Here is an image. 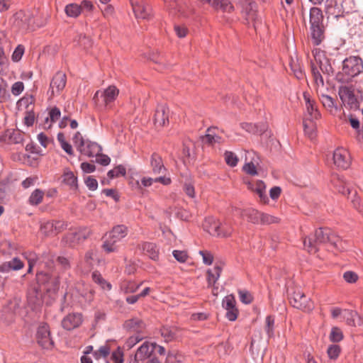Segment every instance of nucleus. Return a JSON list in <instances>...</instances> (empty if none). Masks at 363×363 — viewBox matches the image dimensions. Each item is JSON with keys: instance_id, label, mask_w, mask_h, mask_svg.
<instances>
[{"instance_id": "obj_51", "label": "nucleus", "mask_w": 363, "mask_h": 363, "mask_svg": "<svg viewBox=\"0 0 363 363\" xmlns=\"http://www.w3.org/2000/svg\"><path fill=\"white\" fill-rule=\"evenodd\" d=\"M279 219L267 213H261L259 223L262 225H269L279 223Z\"/></svg>"}, {"instance_id": "obj_9", "label": "nucleus", "mask_w": 363, "mask_h": 363, "mask_svg": "<svg viewBox=\"0 0 363 363\" xmlns=\"http://www.w3.org/2000/svg\"><path fill=\"white\" fill-rule=\"evenodd\" d=\"M35 339L42 349L52 350L54 347V341L50 337V327L48 323H44L38 328Z\"/></svg>"}, {"instance_id": "obj_36", "label": "nucleus", "mask_w": 363, "mask_h": 363, "mask_svg": "<svg viewBox=\"0 0 363 363\" xmlns=\"http://www.w3.org/2000/svg\"><path fill=\"white\" fill-rule=\"evenodd\" d=\"M62 242L69 247H74L81 242L75 231L66 233L62 238Z\"/></svg>"}, {"instance_id": "obj_49", "label": "nucleus", "mask_w": 363, "mask_h": 363, "mask_svg": "<svg viewBox=\"0 0 363 363\" xmlns=\"http://www.w3.org/2000/svg\"><path fill=\"white\" fill-rule=\"evenodd\" d=\"M341 352V347L340 345L333 344L328 347L327 353L330 359H337Z\"/></svg>"}, {"instance_id": "obj_10", "label": "nucleus", "mask_w": 363, "mask_h": 363, "mask_svg": "<svg viewBox=\"0 0 363 363\" xmlns=\"http://www.w3.org/2000/svg\"><path fill=\"white\" fill-rule=\"evenodd\" d=\"M130 4L137 19L149 20L152 16V9L147 0H131Z\"/></svg>"}, {"instance_id": "obj_58", "label": "nucleus", "mask_w": 363, "mask_h": 363, "mask_svg": "<svg viewBox=\"0 0 363 363\" xmlns=\"http://www.w3.org/2000/svg\"><path fill=\"white\" fill-rule=\"evenodd\" d=\"M240 301L245 304H250L253 301V296L246 290H239Z\"/></svg>"}, {"instance_id": "obj_30", "label": "nucleus", "mask_w": 363, "mask_h": 363, "mask_svg": "<svg viewBox=\"0 0 363 363\" xmlns=\"http://www.w3.org/2000/svg\"><path fill=\"white\" fill-rule=\"evenodd\" d=\"M23 262L18 257H14L9 262H5L0 265L1 272H9L11 270L17 271L22 269Z\"/></svg>"}, {"instance_id": "obj_60", "label": "nucleus", "mask_w": 363, "mask_h": 363, "mask_svg": "<svg viewBox=\"0 0 363 363\" xmlns=\"http://www.w3.org/2000/svg\"><path fill=\"white\" fill-rule=\"evenodd\" d=\"M80 242L86 240L92 234V231L87 227L80 228L77 231H75Z\"/></svg>"}, {"instance_id": "obj_13", "label": "nucleus", "mask_w": 363, "mask_h": 363, "mask_svg": "<svg viewBox=\"0 0 363 363\" xmlns=\"http://www.w3.org/2000/svg\"><path fill=\"white\" fill-rule=\"evenodd\" d=\"M14 24L19 28L28 30L33 29V16L30 11H19L14 16Z\"/></svg>"}, {"instance_id": "obj_33", "label": "nucleus", "mask_w": 363, "mask_h": 363, "mask_svg": "<svg viewBox=\"0 0 363 363\" xmlns=\"http://www.w3.org/2000/svg\"><path fill=\"white\" fill-rule=\"evenodd\" d=\"M152 354V350L150 349V343L145 342L140 345L135 353V357H139L140 360L143 361L150 358Z\"/></svg>"}, {"instance_id": "obj_63", "label": "nucleus", "mask_w": 363, "mask_h": 363, "mask_svg": "<svg viewBox=\"0 0 363 363\" xmlns=\"http://www.w3.org/2000/svg\"><path fill=\"white\" fill-rule=\"evenodd\" d=\"M174 257L179 262L184 263L185 262L189 256L186 251L184 250H174L172 252Z\"/></svg>"}, {"instance_id": "obj_23", "label": "nucleus", "mask_w": 363, "mask_h": 363, "mask_svg": "<svg viewBox=\"0 0 363 363\" xmlns=\"http://www.w3.org/2000/svg\"><path fill=\"white\" fill-rule=\"evenodd\" d=\"M27 301L32 308L42 306L43 303L42 289L38 287L30 289L27 294Z\"/></svg>"}, {"instance_id": "obj_12", "label": "nucleus", "mask_w": 363, "mask_h": 363, "mask_svg": "<svg viewBox=\"0 0 363 363\" xmlns=\"http://www.w3.org/2000/svg\"><path fill=\"white\" fill-rule=\"evenodd\" d=\"M324 0H310L314 5L321 4ZM325 13L328 18L333 17L337 19L343 16L344 10L341 4L337 0H325Z\"/></svg>"}, {"instance_id": "obj_56", "label": "nucleus", "mask_w": 363, "mask_h": 363, "mask_svg": "<svg viewBox=\"0 0 363 363\" xmlns=\"http://www.w3.org/2000/svg\"><path fill=\"white\" fill-rule=\"evenodd\" d=\"M61 116V112L60 108L55 106L52 108L49 111V117H47L45 118V122L48 123L49 121H50V123H55L56 122Z\"/></svg>"}, {"instance_id": "obj_55", "label": "nucleus", "mask_w": 363, "mask_h": 363, "mask_svg": "<svg viewBox=\"0 0 363 363\" xmlns=\"http://www.w3.org/2000/svg\"><path fill=\"white\" fill-rule=\"evenodd\" d=\"M110 354V347L108 345L100 347L98 350L93 352V356L96 359H99L101 357L106 358Z\"/></svg>"}, {"instance_id": "obj_52", "label": "nucleus", "mask_w": 363, "mask_h": 363, "mask_svg": "<svg viewBox=\"0 0 363 363\" xmlns=\"http://www.w3.org/2000/svg\"><path fill=\"white\" fill-rule=\"evenodd\" d=\"M116 242L117 241L116 240L111 239L109 236L108 238L104 242L101 247L107 253L113 252L117 249L116 247Z\"/></svg>"}, {"instance_id": "obj_47", "label": "nucleus", "mask_w": 363, "mask_h": 363, "mask_svg": "<svg viewBox=\"0 0 363 363\" xmlns=\"http://www.w3.org/2000/svg\"><path fill=\"white\" fill-rule=\"evenodd\" d=\"M274 317L273 315H267L266 317V325L264 327L265 332L269 338L273 337L274 335Z\"/></svg>"}, {"instance_id": "obj_25", "label": "nucleus", "mask_w": 363, "mask_h": 363, "mask_svg": "<svg viewBox=\"0 0 363 363\" xmlns=\"http://www.w3.org/2000/svg\"><path fill=\"white\" fill-rule=\"evenodd\" d=\"M219 131L217 127L208 128L206 130V134L202 138L203 142L210 145H213L216 143H223L224 139L219 135Z\"/></svg>"}, {"instance_id": "obj_44", "label": "nucleus", "mask_w": 363, "mask_h": 363, "mask_svg": "<svg viewBox=\"0 0 363 363\" xmlns=\"http://www.w3.org/2000/svg\"><path fill=\"white\" fill-rule=\"evenodd\" d=\"M150 60L158 65V67H157V69L160 71H162L167 67V65L165 64V58L164 56L160 55L158 53H152L150 57Z\"/></svg>"}, {"instance_id": "obj_31", "label": "nucleus", "mask_w": 363, "mask_h": 363, "mask_svg": "<svg viewBox=\"0 0 363 363\" xmlns=\"http://www.w3.org/2000/svg\"><path fill=\"white\" fill-rule=\"evenodd\" d=\"M247 185V189L255 193H256L260 201L267 203L268 201V197L266 194L265 189L266 186L264 183H246Z\"/></svg>"}, {"instance_id": "obj_2", "label": "nucleus", "mask_w": 363, "mask_h": 363, "mask_svg": "<svg viewBox=\"0 0 363 363\" xmlns=\"http://www.w3.org/2000/svg\"><path fill=\"white\" fill-rule=\"evenodd\" d=\"M363 72V60L358 56H350L342 62V72L338 73L337 79L342 82H350Z\"/></svg>"}, {"instance_id": "obj_42", "label": "nucleus", "mask_w": 363, "mask_h": 363, "mask_svg": "<svg viewBox=\"0 0 363 363\" xmlns=\"http://www.w3.org/2000/svg\"><path fill=\"white\" fill-rule=\"evenodd\" d=\"M212 5L216 9H220L229 13L233 10V6L228 0H213Z\"/></svg>"}, {"instance_id": "obj_35", "label": "nucleus", "mask_w": 363, "mask_h": 363, "mask_svg": "<svg viewBox=\"0 0 363 363\" xmlns=\"http://www.w3.org/2000/svg\"><path fill=\"white\" fill-rule=\"evenodd\" d=\"M244 218L246 217L247 221L252 223L253 224L259 223L260 213L261 212L258 211L255 208H246L245 209Z\"/></svg>"}, {"instance_id": "obj_48", "label": "nucleus", "mask_w": 363, "mask_h": 363, "mask_svg": "<svg viewBox=\"0 0 363 363\" xmlns=\"http://www.w3.org/2000/svg\"><path fill=\"white\" fill-rule=\"evenodd\" d=\"M44 192L38 189H35L30 195L29 198V202L32 205L40 204L43 198Z\"/></svg>"}, {"instance_id": "obj_17", "label": "nucleus", "mask_w": 363, "mask_h": 363, "mask_svg": "<svg viewBox=\"0 0 363 363\" xmlns=\"http://www.w3.org/2000/svg\"><path fill=\"white\" fill-rule=\"evenodd\" d=\"M67 77L65 74L62 72H57L52 77L50 84L48 93H50V97L54 96L55 94H59L65 87Z\"/></svg>"}, {"instance_id": "obj_11", "label": "nucleus", "mask_w": 363, "mask_h": 363, "mask_svg": "<svg viewBox=\"0 0 363 363\" xmlns=\"http://www.w3.org/2000/svg\"><path fill=\"white\" fill-rule=\"evenodd\" d=\"M333 160L335 166L339 169H347L352 163L350 152L343 147H338L334 151Z\"/></svg>"}, {"instance_id": "obj_4", "label": "nucleus", "mask_w": 363, "mask_h": 363, "mask_svg": "<svg viewBox=\"0 0 363 363\" xmlns=\"http://www.w3.org/2000/svg\"><path fill=\"white\" fill-rule=\"evenodd\" d=\"M323 21L322 10L318 7H312L310 9V30L313 43L315 45H320L325 38Z\"/></svg>"}, {"instance_id": "obj_24", "label": "nucleus", "mask_w": 363, "mask_h": 363, "mask_svg": "<svg viewBox=\"0 0 363 363\" xmlns=\"http://www.w3.org/2000/svg\"><path fill=\"white\" fill-rule=\"evenodd\" d=\"M138 248L143 254L147 255L153 261L159 260L160 250L157 245L150 242H143L138 245Z\"/></svg>"}, {"instance_id": "obj_8", "label": "nucleus", "mask_w": 363, "mask_h": 363, "mask_svg": "<svg viewBox=\"0 0 363 363\" xmlns=\"http://www.w3.org/2000/svg\"><path fill=\"white\" fill-rule=\"evenodd\" d=\"M289 303L294 307L306 313H310L314 309L312 300L301 291H295L289 296Z\"/></svg>"}, {"instance_id": "obj_64", "label": "nucleus", "mask_w": 363, "mask_h": 363, "mask_svg": "<svg viewBox=\"0 0 363 363\" xmlns=\"http://www.w3.org/2000/svg\"><path fill=\"white\" fill-rule=\"evenodd\" d=\"M343 279L346 282L353 284L358 280V275L352 271H347L343 274Z\"/></svg>"}, {"instance_id": "obj_38", "label": "nucleus", "mask_w": 363, "mask_h": 363, "mask_svg": "<svg viewBox=\"0 0 363 363\" xmlns=\"http://www.w3.org/2000/svg\"><path fill=\"white\" fill-rule=\"evenodd\" d=\"M351 184L352 183H335V189L340 194L347 196L350 198V196L352 194L354 190Z\"/></svg>"}, {"instance_id": "obj_14", "label": "nucleus", "mask_w": 363, "mask_h": 363, "mask_svg": "<svg viewBox=\"0 0 363 363\" xmlns=\"http://www.w3.org/2000/svg\"><path fill=\"white\" fill-rule=\"evenodd\" d=\"M20 308V301L17 298H13L8 301L1 311V317L7 323L14 321L16 312Z\"/></svg>"}, {"instance_id": "obj_27", "label": "nucleus", "mask_w": 363, "mask_h": 363, "mask_svg": "<svg viewBox=\"0 0 363 363\" xmlns=\"http://www.w3.org/2000/svg\"><path fill=\"white\" fill-rule=\"evenodd\" d=\"M344 121L348 123L351 127L356 130L357 138L359 142H363V125L360 128V123L359 119L352 114L348 116L344 115Z\"/></svg>"}, {"instance_id": "obj_34", "label": "nucleus", "mask_w": 363, "mask_h": 363, "mask_svg": "<svg viewBox=\"0 0 363 363\" xmlns=\"http://www.w3.org/2000/svg\"><path fill=\"white\" fill-rule=\"evenodd\" d=\"M177 328L169 326H162L160 329L162 337L164 338L165 342H169L174 340L177 337Z\"/></svg>"}, {"instance_id": "obj_5", "label": "nucleus", "mask_w": 363, "mask_h": 363, "mask_svg": "<svg viewBox=\"0 0 363 363\" xmlns=\"http://www.w3.org/2000/svg\"><path fill=\"white\" fill-rule=\"evenodd\" d=\"M72 140L80 154L89 157L98 156L102 151L101 147L98 143L84 139L79 132L74 134Z\"/></svg>"}, {"instance_id": "obj_18", "label": "nucleus", "mask_w": 363, "mask_h": 363, "mask_svg": "<svg viewBox=\"0 0 363 363\" xmlns=\"http://www.w3.org/2000/svg\"><path fill=\"white\" fill-rule=\"evenodd\" d=\"M303 99L306 105V118L304 120L314 121L320 117V113L317 108L315 102L311 99L308 93H303Z\"/></svg>"}, {"instance_id": "obj_54", "label": "nucleus", "mask_w": 363, "mask_h": 363, "mask_svg": "<svg viewBox=\"0 0 363 363\" xmlns=\"http://www.w3.org/2000/svg\"><path fill=\"white\" fill-rule=\"evenodd\" d=\"M311 72L313 77V80L318 87H323L324 86V81L322 75L320 74L318 69L312 66Z\"/></svg>"}, {"instance_id": "obj_6", "label": "nucleus", "mask_w": 363, "mask_h": 363, "mask_svg": "<svg viewBox=\"0 0 363 363\" xmlns=\"http://www.w3.org/2000/svg\"><path fill=\"white\" fill-rule=\"evenodd\" d=\"M35 279L39 286L38 288L43 289L48 294H55L59 290L60 284V277L56 274L40 271L36 274Z\"/></svg>"}, {"instance_id": "obj_41", "label": "nucleus", "mask_w": 363, "mask_h": 363, "mask_svg": "<svg viewBox=\"0 0 363 363\" xmlns=\"http://www.w3.org/2000/svg\"><path fill=\"white\" fill-rule=\"evenodd\" d=\"M65 12L70 18H77L81 14L79 4L74 3L67 4L65 8Z\"/></svg>"}, {"instance_id": "obj_43", "label": "nucleus", "mask_w": 363, "mask_h": 363, "mask_svg": "<svg viewBox=\"0 0 363 363\" xmlns=\"http://www.w3.org/2000/svg\"><path fill=\"white\" fill-rule=\"evenodd\" d=\"M255 162L257 164V161L252 157V160L247 161L242 167V170L247 174L255 176L257 174V167Z\"/></svg>"}, {"instance_id": "obj_21", "label": "nucleus", "mask_w": 363, "mask_h": 363, "mask_svg": "<svg viewBox=\"0 0 363 363\" xmlns=\"http://www.w3.org/2000/svg\"><path fill=\"white\" fill-rule=\"evenodd\" d=\"M169 108L165 104L157 106L154 117L155 124L163 127L169 123Z\"/></svg>"}, {"instance_id": "obj_19", "label": "nucleus", "mask_w": 363, "mask_h": 363, "mask_svg": "<svg viewBox=\"0 0 363 363\" xmlns=\"http://www.w3.org/2000/svg\"><path fill=\"white\" fill-rule=\"evenodd\" d=\"M108 176L110 179L117 178L119 177H123L125 179H133L135 180V176H138V172L134 169H128L127 171L126 168L123 165H118L113 169L108 172Z\"/></svg>"}, {"instance_id": "obj_16", "label": "nucleus", "mask_w": 363, "mask_h": 363, "mask_svg": "<svg viewBox=\"0 0 363 363\" xmlns=\"http://www.w3.org/2000/svg\"><path fill=\"white\" fill-rule=\"evenodd\" d=\"M203 226L204 230L214 236L228 237L231 235V231L224 230L220 223L213 221L212 218L206 219Z\"/></svg>"}, {"instance_id": "obj_50", "label": "nucleus", "mask_w": 363, "mask_h": 363, "mask_svg": "<svg viewBox=\"0 0 363 363\" xmlns=\"http://www.w3.org/2000/svg\"><path fill=\"white\" fill-rule=\"evenodd\" d=\"M225 161L228 165L230 167H235L238 162L237 155L231 151H225L224 153Z\"/></svg>"}, {"instance_id": "obj_61", "label": "nucleus", "mask_w": 363, "mask_h": 363, "mask_svg": "<svg viewBox=\"0 0 363 363\" xmlns=\"http://www.w3.org/2000/svg\"><path fill=\"white\" fill-rule=\"evenodd\" d=\"M111 359L114 362V363L123 362V352L121 347H118L116 350L112 352ZM106 363H110V362L106 361Z\"/></svg>"}, {"instance_id": "obj_37", "label": "nucleus", "mask_w": 363, "mask_h": 363, "mask_svg": "<svg viewBox=\"0 0 363 363\" xmlns=\"http://www.w3.org/2000/svg\"><path fill=\"white\" fill-rule=\"evenodd\" d=\"M343 318L345 320L347 325L353 327L356 326V318H358L359 321L361 320V317L356 311L349 309L344 310Z\"/></svg>"}, {"instance_id": "obj_29", "label": "nucleus", "mask_w": 363, "mask_h": 363, "mask_svg": "<svg viewBox=\"0 0 363 363\" xmlns=\"http://www.w3.org/2000/svg\"><path fill=\"white\" fill-rule=\"evenodd\" d=\"M224 265V263L222 262H220V263H216L213 270L214 272H212L211 269H208L206 272L207 275V282H208V287H211L212 285H214L217 280L219 279L220 274L223 270V266Z\"/></svg>"}, {"instance_id": "obj_15", "label": "nucleus", "mask_w": 363, "mask_h": 363, "mask_svg": "<svg viewBox=\"0 0 363 363\" xmlns=\"http://www.w3.org/2000/svg\"><path fill=\"white\" fill-rule=\"evenodd\" d=\"M222 306L227 311L225 317L230 321H235L238 318L239 311L236 307V301L233 294H229L224 297Z\"/></svg>"}, {"instance_id": "obj_46", "label": "nucleus", "mask_w": 363, "mask_h": 363, "mask_svg": "<svg viewBox=\"0 0 363 363\" xmlns=\"http://www.w3.org/2000/svg\"><path fill=\"white\" fill-rule=\"evenodd\" d=\"M330 340L332 342H339L344 338V335L342 330L338 327H333L330 334Z\"/></svg>"}, {"instance_id": "obj_1", "label": "nucleus", "mask_w": 363, "mask_h": 363, "mask_svg": "<svg viewBox=\"0 0 363 363\" xmlns=\"http://www.w3.org/2000/svg\"><path fill=\"white\" fill-rule=\"evenodd\" d=\"M325 244L337 252L345 250L342 239L329 228H319L303 240V245L311 254L318 252L319 246Z\"/></svg>"}, {"instance_id": "obj_57", "label": "nucleus", "mask_w": 363, "mask_h": 363, "mask_svg": "<svg viewBox=\"0 0 363 363\" xmlns=\"http://www.w3.org/2000/svg\"><path fill=\"white\" fill-rule=\"evenodd\" d=\"M152 183H129L130 188L135 193L139 194H144L145 188L151 186Z\"/></svg>"}, {"instance_id": "obj_26", "label": "nucleus", "mask_w": 363, "mask_h": 363, "mask_svg": "<svg viewBox=\"0 0 363 363\" xmlns=\"http://www.w3.org/2000/svg\"><path fill=\"white\" fill-rule=\"evenodd\" d=\"M123 326L127 332L140 334L145 329V324L141 319L133 318L126 320Z\"/></svg>"}, {"instance_id": "obj_62", "label": "nucleus", "mask_w": 363, "mask_h": 363, "mask_svg": "<svg viewBox=\"0 0 363 363\" xmlns=\"http://www.w3.org/2000/svg\"><path fill=\"white\" fill-rule=\"evenodd\" d=\"M80 7V11L82 13H91L94 9V4L91 1L89 0H83L81 1L80 4H79Z\"/></svg>"}, {"instance_id": "obj_22", "label": "nucleus", "mask_w": 363, "mask_h": 363, "mask_svg": "<svg viewBox=\"0 0 363 363\" xmlns=\"http://www.w3.org/2000/svg\"><path fill=\"white\" fill-rule=\"evenodd\" d=\"M119 90L115 86H109L104 91H97L94 95V98H102L106 106H108L118 96Z\"/></svg>"}, {"instance_id": "obj_32", "label": "nucleus", "mask_w": 363, "mask_h": 363, "mask_svg": "<svg viewBox=\"0 0 363 363\" xmlns=\"http://www.w3.org/2000/svg\"><path fill=\"white\" fill-rule=\"evenodd\" d=\"M128 228L125 225H117L114 226L109 232V236L111 239L117 242L125 238L128 235Z\"/></svg>"}, {"instance_id": "obj_59", "label": "nucleus", "mask_w": 363, "mask_h": 363, "mask_svg": "<svg viewBox=\"0 0 363 363\" xmlns=\"http://www.w3.org/2000/svg\"><path fill=\"white\" fill-rule=\"evenodd\" d=\"M92 279L95 283L99 284L101 286L102 288L104 289V285H106L108 289H111V285L110 283H108L97 272H94L92 273Z\"/></svg>"}, {"instance_id": "obj_28", "label": "nucleus", "mask_w": 363, "mask_h": 363, "mask_svg": "<svg viewBox=\"0 0 363 363\" xmlns=\"http://www.w3.org/2000/svg\"><path fill=\"white\" fill-rule=\"evenodd\" d=\"M320 100L323 106L333 115H336L340 111L335 100L329 95L321 94L320 95Z\"/></svg>"}, {"instance_id": "obj_53", "label": "nucleus", "mask_w": 363, "mask_h": 363, "mask_svg": "<svg viewBox=\"0 0 363 363\" xmlns=\"http://www.w3.org/2000/svg\"><path fill=\"white\" fill-rule=\"evenodd\" d=\"M40 232L45 236H49L55 233L54 222L48 221L42 224L40 226Z\"/></svg>"}, {"instance_id": "obj_39", "label": "nucleus", "mask_w": 363, "mask_h": 363, "mask_svg": "<svg viewBox=\"0 0 363 363\" xmlns=\"http://www.w3.org/2000/svg\"><path fill=\"white\" fill-rule=\"evenodd\" d=\"M240 125L242 129L245 130L248 133L253 134H262L265 128L264 125H258L251 123H241Z\"/></svg>"}, {"instance_id": "obj_20", "label": "nucleus", "mask_w": 363, "mask_h": 363, "mask_svg": "<svg viewBox=\"0 0 363 363\" xmlns=\"http://www.w3.org/2000/svg\"><path fill=\"white\" fill-rule=\"evenodd\" d=\"M82 315L81 313H69L62 320V326L65 330H72L79 328L82 323Z\"/></svg>"}, {"instance_id": "obj_45", "label": "nucleus", "mask_w": 363, "mask_h": 363, "mask_svg": "<svg viewBox=\"0 0 363 363\" xmlns=\"http://www.w3.org/2000/svg\"><path fill=\"white\" fill-rule=\"evenodd\" d=\"M303 128L305 134L311 139H313L315 136V124L313 121L304 120Z\"/></svg>"}, {"instance_id": "obj_7", "label": "nucleus", "mask_w": 363, "mask_h": 363, "mask_svg": "<svg viewBox=\"0 0 363 363\" xmlns=\"http://www.w3.org/2000/svg\"><path fill=\"white\" fill-rule=\"evenodd\" d=\"M338 95L342 105L347 108L351 110L359 108V101L354 93V89L352 86H340L338 88Z\"/></svg>"}, {"instance_id": "obj_40", "label": "nucleus", "mask_w": 363, "mask_h": 363, "mask_svg": "<svg viewBox=\"0 0 363 363\" xmlns=\"http://www.w3.org/2000/svg\"><path fill=\"white\" fill-rule=\"evenodd\" d=\"M7 82L0 77V103H4L10 99Z\"/></svg>"}, {"instance_id": "obj_3", "label": "nucleus", "mask_w": 363, "mask_h": 363, "mask_svg": "<svg viewBox=\"0 0 363 363\" xmlns=\"http://www.w3.org/2000/svg\"><path fill=\"white\" fill-rule=\"evenodd\" d=\"M150 167L151 173L155 178L143 177L141 182H171L170 173L165 167L162 156L155 152L150 157Z\"/></svg>"}]
</instances>
